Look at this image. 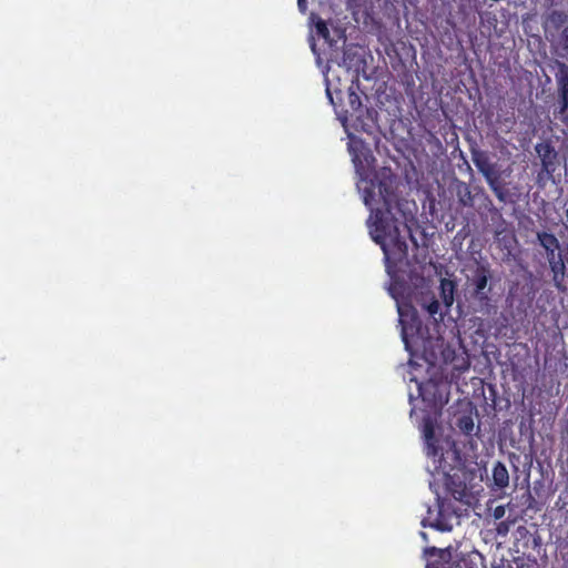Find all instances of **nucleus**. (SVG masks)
I'll use <instances>...</instances> for the list:
<instances>
[{"label": "nucleus", "instance_id": "1", "mask_svg": "<svg viewBox=\"0 0 568 568\" xmlns=\"http://www.w3.org/2000/svg\"><path fill=\"white\" fill-rule=\"evenodd\" d=\"M365 183L363 200L371 210L367 224L372 239L381 245L386 256H388L386 239H389L395 254L400 261L407 256L408 245L400 237L397 219L394 213V211L402 212L394 181L392 179H384L377 182L373 180L365 181Z\"/></svg>", "mask_w": 568, "mask_h": 568}, {"label": "nucleus", "instance_id": "2", "mask_svg": "<svg viewBox=\"0 0 568 568\" xmlns=\"http://www.w3.org/2000/svg\"><path fill=\"white\" fill-rule=\"evenodd\" d=\"M537 240L545 250L554 286L558 292L565 293L567 291L566 266L558 239L550 232L541 231L537 233Z\"/></svg>", "mask_w": 568, "mask_h": 568}, {"label": "nucleus", "instance_id": "3", "mask_svg": "<svg viewBox=\"0 0 568 568\" xmlns=\"http://www.w3.org/2000/svg\"><path fill=\"white\" fill-rule=\"evenodd\" d=\"M437 469L442 470L445 475V486L447 490L455 499L462 500L463 497L466 496L467 490L465 480L460 478L458 474L463 471L462 468L452 466L448 467L446 463H444V460L440 458Z\"/></svg>", "mask_w": 568, "mask_h": 568}, {"label": "nucleus", "instance_id": "4", "mask_svg": "<svg viewBox=\"0 0 568 568\" xmlns=\"http://www.w3.org/2000/svg\"><path fill=\"white\" fill-rule=\"evenodd\" d=\"M430 556H436L437 559L427 564V568H473L471 562L465 557L453 559L449 549H437L435 547L426 549Z\"/></svg>", "mask_w": 568, "mask_h": 568}, {"label": "nucleus", "instance_id": "5", "mask_svg": "<svg viewBox=\"0 0 568 568\" xmlns=\"http://www.w3.org/2000/svg\"><path fill=\"white\" fill-rule=\"evenodd\" d=\"M348 152L352 156V161L357 170L362 169L364 162L368 161L371 156V150L366 143L356 135H349Z\"/></svg>", "mask_w": 568, "mask_h": 568}, {"label": "nucleus", "instance_id": "6", "mask_svg": "<svg viewBox=\"0 0 568 568\" xmlns=\"http://www.w3.org/2000/svg\"><path fill=\"white\" fill-rule=\"evenodd\" d=\"M536 153L540 158L542 172H545L548 176H551L556 170L555 161L557 158V152L555 148L548 143H537L535 146Z\"/></svg>", "mask_w": 568, "mask_h": 568}, {"label": "nucleus", "instance_id": "7", "mask_svg": "<svg viewBox=\"0 0 568 568\" xmlns=\"http://www.w3.org/2000/svg\"><path fill=\"white\" fill-rule=\"evenodd\" d=\"M490 277V271L487 265H478L473 277L474 293L479 301H488V296L485 293L488 280Z\"/></svg>", "mask_w": 568, "mask_h": 568}, {"label": "nucleus", "instance_id": "8", "mask_svg": "<svg viewBox=\"0 0 568 568\" xmlns=\"http://www.w3.org/2000/svg\"><path fill=\"white\" fill-rule=\"evenodd\" d=\"M361 47L356 44H347L343 50V64L348 69L358 71L365 65V59L359 52Z\"/></svg>", "mask_w": 568, "mask_h": 568}, {"label": "nucleus", "instance_id": "9", "mask_svg": "<svg viewBox=\"0 0 568 568\" xmlns=\"http://www.w3.org/2000/svg\"><path fill=\"white\" fill-rule=\"evenodd\" d=\"M470 154L473 163L484 178H489L490 173L496 171V165L491 163L488 152L473 148Z\"/></svg>", "mask_w": 568, "mask_h": 568}, {"label": "nucleus", "instance_id": "10", "mask_svg": "<svg viewBox=\"0 0 568 568\" xmlns=\"http://www.w3.org/2000/svg\"><path fill=\"white\" fill-rule=\"evenodd\" d=\"M557 84L559 93V112L565 113L568 110V70L562 68L557 74Z\"/></svg>", "mask_w": 568, "mask_h": 568}, {"label": "nucleus", "instance_id": "11", "mask_svg": "<svg viewBox=\"0 0 568 568\" xmlns=\"http://www.w3.org/2000/svg\"><path fill=\"white\" fill-rule=\"evenodd\" d=\"M493 483L499 489H504L509 485V474L501 462H496L493 467Z\"/></svg>", "mask_w": 568, "mask_h": 568}, {"label": "nucleus", "instance_id": "12", "mask_svg": "<svg viewBox=\"0 0 568 568\" xmlns=\"http://www.w3.org/2000/svg\"><path fill=\"white\" fill-rule=\"evenodd\" d=\"M423 435L427 444V454L436 456L437 447L435 445V429L430 418H425L423 423Z\"/></svg>", "mask_w": 568, "mask_h": 568}, {"label": "nucleus", "instance_id": "13", "mask_svg": "<svg viewBox=\"0 0 568 568\" xmlns=\"http://www.w3.org/2000/svg\"><path fill=\"white\" fill-rule=\"evenodd\" d=\"M455 284L449 280L440 281V294L446 306H450L454 302Z\"/></svg>", "mask_w": 568, "mask_h": 568}, {"label": "nucleus", "instance_id": "14", "mask_svg": "<svg viewBox=\"0 0 568 568\" xmlns=\"http://www.w3.org/2000/svg\"><path fill=\"white\" fill-rule=\"evenodd\" d=\"M423 302L420 303L422 307L427 311L430 316L436 315L439 312V302L435 297L434 294H425L422 296Z\"/></svg>", "mask_w": 568, "mask_h": 568}, {"label": "nucleus", "instance_id": "15", "mask_svg": "<svg viewBox=\"0 0 568 568\" xmlns=\"http://www.w3.org/2000/svg\"><path fill=\"white\" fill-rule=\"evenodd\" d=\"M456 426L463 434H465L467 436H471L474 428H475V424H474V419H473L471 415L459 416L456 419Z\"/></svg>", "mask_w": 568, "mask_h": 568}, {"label": "nucleus", "instance_id": "16", "mask_svg": "<svg viewBox=\"0 0 568 568\" xmlns=\"http://www.w3.org/2000/svg\"><path fill=\"white\" fill-rule=\"evenodd\" d=\"M311 19L315 24L317 36L323 38L324 40L328 41L329 30H328L326 22L323 19H321L320 17L315 16L314 13H312Z\"/></svg>", "mask_w": 568, "mask_h": 568}, {"label": "nucleus", "instance_id": "17", "mask_svg": "<svg viewBox=\"0 0 568 568\" xmlns=\"http://www.w3.org/2000/svg\"><path fill=\"white\" fill-rule=\"evenodd\" d=\"M348 101L353 111H358L362 106L361 99L355 91H349Z\"/></svg>", "mask_w": 568, "mask_h": 568}, {"label": "nucleus", "instance_id": "18", "mask_svg": "<svg viewBox=\"0 0 568 568\" xmlns=\"http://www.w3.org/2000/svg\"><path fill=\"white\" fill-rule=\"evenodd\" d=\"M485 180L487 181L489 187L494 191V187H500V183H499V173L496 171L491 172L489 178H485Z\"/></svg>", "mask_w": 568, "mask_h": 568}, {"label": "nucleus", "instance_id": "19", "mask_svg": "<svg viewBox=\"0 0 568 568\" xmlns=\"http://www.w3.org/2000/svg\"><path fill=\"white\" fill-rule=\"evenodd\" d=\"M560 253H562V260L565 261V266H566V272H567L568 271V242L560 250ZM567 283H568V274L566 273V284Z\"/></svg>", "mask_w": 568, "mask_h": 568}, {"label": "nucleus", "instance_id": "20", "mask_svg": "<svg viewBox=\"0 0 568 568\" xmlns=\"http://www.w3.org/2000/svg\"><path fill=\"white\" fill-rule=\"evenodd\" d=\"M432 527L436 528L439 531H449L452 529V526H448L438 519L434 524H432Z\"/></svg>", "mask_w": 568, "mask_h": 568}, {"label": "nucleus", "instance_id": "21", "mask_svg": "<svg viewBox=\"0 0 568 568\" xmlns=\"http://www.w3.org/2000/svg\"><path fill=\"white\" fill-rule=\"evenodd\" d=\"M508 529H509L508 524H507V523H505V521H500V523L497 525V528H496L497 534H498V535H503V536H506V535H507Z\"/></svg>", "mask_w": 568, "mask_h": 568}, {"label": "nucleus", "instance_id": "22", "mask_svg": "<svg viewBox=\"0 0 568 568\" xmlns=\"http://www.w3.org/2000/svg\"><path fill=\"white\" fill-rule=\"evenodd\" d=\"M495 195L497 196V199L501 202H504L506 200V193L504 191V189L500 186V187H494V191Z\"/></svg>", "mask_w": 568, "mask_h": 568}, {"label": "nucleus", "instance_id": "23", "mask_svg": "<svg viewBox=\"0 0 568 568\" xmlns=\"http://www.w3.org/2000/svg\"><path fill=\"white\" fill-rule=\"evenodd\" d=\"M505 515V508L503 506H497L494 510V517L496 519H500Z\"/></svg>", "mask_w": 568, "mask_h": 568}, {"label": "nucleus", "instance_id": "24", "mask_svg": "<svg viewBox=\"0 0 568 568\" xmlns=\"http://www.w3.org/2000/svg\"><path fill=\"white\" fill-rule=\"evenodd\" d=\"M297 7L302 13H305L307 10V0H297Z\"/></svg>", "mask_w": 568, "mask_h": 568}, {"label": "nucleus", "instance_id": "25", "mask_svg": "<svg viewBox=\"0 0 568 568\" xmlns=\"http://www.w3.org/2000/svg\"><path fill=\"white\" fill-rule=\"evenodd\" d=\"M402 338H403V342L405 343L406 347L408 346V338H407V329L406 327L403 325V328H402Z\"/></svg>", "mask_w": 568, "mask_h": 568}, {"label": "nucleus", "instance_id": "26", "mask_svg": "<svg viewBox=\"0 0 568 568\" xmlns=\"http://www.w3.org/2000/svg\"><path fill=\"white\" fill-rule=\"evenodd\" d=\"M562 37H564L565 45H566V48H568V26L565 28V30L562 32Z\"/></svg>", "mask_w": 568, "mask_h": 568}, {"label": "nucleus", "instance_id": "27", "mask_svg": "<svg viewBox=\"0 0 568 568\" xmlns=\"http://www.w3.org/2000/svg\"><path fill=\"white\" fill-rule=\"evenodd\" d=\"M327 97L331 99V101L333 100L328 90H327Z\"/></svg>", "mask_w": 568, "mask_h": 568}, {"label": "nucleus", "instance_id": "28", "mask_svg": "<svg viewBox=\"0 0 568 568\" xmlns=\"http://www.w3.org/2000/svg\"><path fill=\"white\" fill-rule=\"evenodd\" d=\"M566 215H567V220H568V207H567V212H566Z\"/></svg>", "mask_w": 568, "mask_h": 568}]
</instances>
